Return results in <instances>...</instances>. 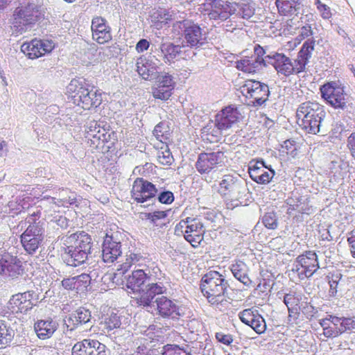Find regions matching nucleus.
<instances>
[{"instance_id": "nucleus-53", "label": "nucleus", "mask_w": 355, "mask_h": 355, "mask_svg": "<svg viewBox=\"0 0 355 355\" xmlns=\"http://www.w3.org/2000/svg\"><path fill=\"white\" fill-rule=\"evenodd\" d=\"M50 223L53 228L58 230H65L69 226V220L64 216L57 214L55 216H51Z\"/></svg>"}, {"instance_id": "nucleus-63", "label": "nucleus", "mask_w": 355, "mask_h": 355, "mask_svg": "<svg viewBox=\"0 0 355 355\" xmlns=\"http://www.w3.org/2000/svg\"><path fill=\"white\" fill-rule=\"evenodd\" d=\"M76 280V276L70 278L64 279L62 281V286L67 290H74L77 291V283Z\"/></svg>"}, {"instance_id": "nucleus-25", "label": "nucleus", "mask_w": 355, "mask_h": 355, "mask_svg": "<svg viewBox=\"0 0 355 355\" xmlns=\"http://www.w3.org/2000/svg\"><path fill=\"white\" fill-rule=\"evenodd\" d=\"M225 158L223 152L202 153L198 155L196 163L197 171L201 173H208L218 164L223 162Z\"/></svg>"}, {"instance_id": "nucleus-19", "label": "nucleus", "mask_w": 355, "mask_h": 355, "mask_svg": "<svg viewBox=\"0 0 355 355\" xmlns=\"http://www.w3.org/2000/svg\"><path fill=\"white\" fill-rule=\"evenodd\" d=\"M160 64L161 60L156 55H142L137 60V71L143 79L153 80L157 77V67Z\"/></svg>"}, {"instance_id": "nucleus-57", "label": "nucleus", "mask_w": 355, "mask_h": 355, "mask_svg": "<svg viewBox=\"0 0 355 355\" xmlns=\"http://www.w3.org/2000/svg\"><path fill=\"white\" fill-rule=\"evenodd\" d=\"M92 277L86 273H83L80 275L76 276V280L77 283V293L79 291H83L90 284Z\"/></svg>"}, {"instance_id": "nucleus-21", "label": "nucleus", "mask_w": 355, "mask_h": 355, "mask_svg": "<svg viewBox=\"0 0 355 355\" xmlns=\"http://www.w3.org/2000/svg\"><path fill=\"white\" fill-rule=\"evenodd\" d=\"M55 48V43L51 40H33L31 42L24 43L21 51L30 59H36L49 53Z\"/></svg>"}, {"instance_id": "nucleus-16", "label": "nucleus", "mask_w": 355, "mask_h": 355, "mask_svg": "<svg viewBox=\"0 0 355 355\" xmlns=\"http://www.w3.org/2000/svg\"><path fill=\"white\" fill-rule=\"evenodd\" d=\"M157 193L155 185L142 178H137L133 182L131 196L138 203L155 200Z\"/></svg>"}, {"instance_id": "nucleus-11", "label": "nucleus", "mask_w": 355, "mask_h": 355, "mask_svg": "<svg viewBox=\"0 0 355 355\" xmlns=\"http://www.w3.org/2000/svg\"><path fill=\"white\" fill-rule=\"evenodd\" d=\"M85 137L93 148H103L111 139V133L102 125V122L90 121L85 125Z\"/></svg>"}, {"instance_id": "nucleus-6", "label": "nucleus", "mask_w": 355, "mask_h": 355, "mask_svg": "<svg viewBox=\"0 0 355 355\" xmlns=\"http://www.w3.org/2000/svg\"><path fill=\"white\" fill-rule=\"evenodd\" d=\"M175 234H183L184 239L194 248L203 240L204 225L198 217L189 216L182 219L175 226Z\"/></svg>"}, {"instance_id": "nucleus-7", "label": "nucleus", "mask_w": 355, "mask_h": 355, "mask_svg": "<svg viewBox=\"0 0 355 355\" xmlns=\"http://www.w3.org/2000/svg\"><path fill=\"white\" fill-rule=\"evenodd\" d=\"M236 6L224 0H205L199 4L198 10L209 19L225 21L236 12Z\"/></svg>"}, {"instance_id": "nucleus-64", "label": "nucleus", "mask_w": 355, "mask_h": 355, "mask_svg": "<svg viewBox=\"0 0 355 355\" xmlns=\"http://www.w3.org/2000/svg\"><path fill=\"white\" fill-rule=\"evenodd\" d=\"M166 131L163 130V123H158L154 128L153 135L157 138V139L159 140L161 142H163V139H166L167 137L165 136L164 132Z\"/></svg>"}, {"instance_id": "nucleus-23", "label": "nucleus", "mask_w": 355, "mask_h": 355, "mask_svg": "<svg viewBox=\"0 0 355 355\" xmlns=\"http://www.w3.org/2000/svg\"><path fill=\"white\" fill-rule=\"evenodd\" d=\"M166 291L164 282H152L141 289L137 297V302L139 306H151L156 295L164 294Z\"/></svg>"}, {"instance_id": "nucleus-18", "label": "nucleus", "mask_w": 355, "mask_h": 355, "mask_svg": "<svg viewBox=\"0 0 355 355\" xmlns=\"http://www.w3.org/2000/svg\"><path fill=\"white\" fill-rule=\"evenodd\" d=\"M102 259L106 263H112L122 254L121 243L117 235L107 233L101 245Z\"/></svg>"}, {"instance_id": "nucleus-37", "label": "nucleus", "mask_w": 355, "mask_h": 355, "mask_svg": "<svg viewBox=\"0 0 355 355\" xmlns=\"http://www.w3.org/2000/svg\"><path fill=\"white\" fill-rule=\"evenodd\" d=\"M339 317L327 315L326 318L319 320V324L322 328V334L327 338L338 337L340 334L339 328Z\"/></svg>"}, {"instance_id": "nucleus-9", "label": "nucleus", "mask_w": 355, "mask_h": 355, "mask_svg": "<svg viewBox=\"0 0 355 355\" xmlns=\"http://www.w3.org/2000/svg\"><path fill=\"white\" fill-rule=\"evenodd\" d=\"M44 239V228L40 221L30 223L29 228L20 235L24 250L29 254L36 253Z\"/></svg>"}, {"instance_id": "nucleus-1", "label": "nucleus", "mask_w": 355, "mask_h": 355, "mask_svg": "<svg viewBox=\"0 0 355 355\" xmlns=\"http://www.w3.org/2000/svg\"><path fill=\"white\" fill-rule=\"evenodd\" d=\"M248 51H253L254 55L250 57L245 55V73H256L263 67L270 64L278 73L285 76L293 74L292 60L284 53L274 52L263 58L266 53L265 50L258 44H248L245 49V53Z\"/></svg>"}, {"instance_id": "nucleus-12", "label": "nucleus", "mask_w": 355, "mask_h": 355, "mask_svg": "<svg viewBox=\"0 0 355 355\" xmlns=\"http://www.w3.org/2000/svg\"><path fill=\"white\" fill-rule=\"evenodd\" d=\"M322 97L332 107L344 109L347 103V95L344 87L337 82L327 83L320 87Z\"/></svg>"}, {"instance_id": "nucleus-52", "label": "nucleus", "mask_w": 355, "mask_h": 355, "mask_svg": "<svg viewBox=\"0 0 355 355\" xmlns=\"http://www.w3.org/2000/svg\"><path fill=\"white\" fill-rule=\"evenodd\" d=\"M231 271L233 276L239 282L244 284V262L241 260H236L231 266Z\"/></svg>"}, {"instance_id": "nucleus-10", "label": "nucleus", "mask_w": 355, "mask_h": 355, "mask_svg": "<svg viewBox=\"0 0 355 355\" xmlns=\"http://www.w3.org/2000/svg\"><path fill=\"white\" fill-rule=\"evenodd\" d=\"M319 267L316 253L313 251H306L296 258L292 271L300 280H304L311 277Z\"/></svg>"}, {"instance_id": "nucleus-28", "label": "nucleus", "mask_w": 355, "mask_h": 355, "mask_svg": "<svg viewBox=\"0 0 355 355\" xmlns=\"http://www.w3.org/2000/svg\"><path fill=\"white\" fill-rule=\"evenodd\" d=\"M153 304H155L158 315L163 318L178 320L180 316L179 306L166 296L156 297Z\"/></svg>"}, {"instance_id": "nucleus-29", "label": "nucleus", "mask_w": 355, "mask_h": 355, "mask_svg": "<svg viewBox=\"0 0 355 355\" xmlns=\"http://www.w3.org/2000/svg\"><path fill=\"white\" fill-rule=\"evenodd\" d=\"M267 167L264 162L261 161H251L248 164V173L252 180L259 184L268 183L275 175V171Z\"/></svg>"}, {"instance_id": "nucleus-17", "label": "nucleus", "mask_w": 355, "mask_h": 355, "mask_svg": "<svg viewBox=\"0 0 355 355\" xmlns=\"http://www.w3.org/2000/svg\"><path fill=\"white\" fill-rule=\"evenodd\" d=\"M22 261L9 253L0 254V275L12 279L24 274Z\"/></svg>"}, {"instance_id": "nucleus-27", "label": "nucleus", "mask_w": 355, "mask_h": 355, "mask_svg": "<svg viewBox=\"0 0 355 355\" xmlns=\"http://www.w3.org/2000/svg\"><path fill=\"white\" fill-rule=\"evenodd\" d=\"M315 42L313 38H309L303 43L297 53V58L293 62L292 61V65L293 66V74H298L305 70L314 50Z\"/></svg>"}, {"instance_id": "nucleus-62", "label": "nucleus", "mask_w": 355, "mask_h": 355, "mask_svg": "<svg viewBox=\"0 0 355 355\" xmlns=\"http://www.w3.org/2000/svg\"><path fill=\"white\" fill-rule=\"evenodd\" d=\"M329 278V295L334 296L337 293V287L339 281L338 275H332Z\"/></svg>"}, {"instance_id": "nucleus-56", "label": "nucleus", "mask_w": 355, "mask_h": 355, "mask_svg": "<svg viewBox=\"0 0 355 355\" xmlns=\"http://www.w3.org/2000/svg\"><path fill=\"white\" fill-rule=\"evenodd\" d=\"M262 223L268 229H276L278 225L276 214L274 211L266 213L263 216Z\"/></svg>"}, {"instance_id": "nucleus-40", "label": "nucleus", "mask_w": 355, "mask_h": 355, "mask_svg": "<svg viewBox=\"0 0 355 355\" xmlns=\"http://www.w3.org/2000/svg\"><path fill=\"white\" fill-rule=\"evenodd\" d=\"M147 280V276L144 268L135 270L132 274L126 278V286L133 292L141 291L140 288Z\"/></svg>"}, {"instance_id": "nucleus-45", "label": "nucleus", "mask_w": 355, "mask_h": 355, "mask_svg": "<svg viewBox=\"0 0 355 355\" xmlns=\"http://www.w3.org/2000/svg\"><path fill=\"white\" fill-rule=\"evenodd\" d=\"M144 270L147 276V279L149 281L164 282L166 280L167 282L166 274L161 270L158 264L154 261H150Z\"/></svg>"}, {"instance_id": "nucleus-38", "label": "nucleus", "mask_w": 355, "mask_h": 355, "mask_svg": "<svg viewBox=\"0 0 355 355\" xmlns=\"http://www.w3.org/2000/svg\"><path fill=\"white\" fill-rule=\"evenodd\" d=\"M148 19L153 26L159 29L173 19V15L171 12L165 8H154L148 12Z\"/></svg>"}, {"instance_id": "nucleus-30", "label": "nucleus", "mask_w": 355, "mask_h": 355, "mask_svg": "<svg viewBox=\"0 0 355 355\" xmlns=\"http://www.w3.org/2000/svg\"><path fill=\"white\" fill-rule=\"evenodd\" d=\"M91 29L93 40L98 44H105L112 40L111 28L104 18L94 17L92 21Z\"/></svg>"}, {"instance_id": "nucleus-2", "label": "nucleus", "mask_w": 355, "mask_h": 355, "mask_svg": "<svg viewBox=\"0 0 355 355\" xmlns=\"http://www.w3.org/2000/svg\"><path fill=\"white\" fill-rule=\"evenodd\" d=\"M68 99L85 110L96 108L102 103L101 94L90 89V85L83 78L73 79L67 87Z\"/></svg>"}, {"instance_id": "nucleus-8", "label": "nucleus", "mask_w": 355, "mask_h": 355, "mask_svg": "<svg viewBox=\"0 0 355 355\" xmlns=\"http://www.w3.org/2000/svg\"><path fill=\"white\" fill-rule=\"evenodd\" d=\"M40 6L33 2L17 7L14 12L13 26L20 33L27 31L31 24H34L41 17Z\"/></svg>"}, {"instance_id": "nucleus-5", "label": "nucleus", "mask_w": 355, "mask_h": 355, "mask_svg": "<svg viewBox=\"0 0 355 355\" xmlns=\"http://www.w3.org/2000/svg\"><path fill=\"white\" fill-rule=\"evenodd\" d=\"M173 31L181 36L182 44L189 50L201 49L207 43V33L198 24L190 19L177 21Z\"/></svg>"}, {"instance_id": "nucleus-51", "label": "nucleus", "mask_w": 355, "mask_h": 355, "mask_svg": "<svg viewBox=\"0 0 355 355\" xmlns=\"http://www.w3.org/2000/svg\"><path fill=\"white\" fill-rule=\"evenodd\" d=\"M302 197H304V196H301L297 191L292 192L291 196L286 200L288 205L287 213L288 214H293V211H296L295 205L296 206L300 205V202L302 201Z\"/></svg>"}, {"instance_id": "nucleus-3", "label": "nucleus", "mask_w": 355, "mask_h": 355, "mask_svg": "<svg viewBox=\"0 0 355 355\" xmlns=\"http://www.w3.org/2000/svg\"><path fill=\"white\" fill-rule=\"evenodd\" d=\"M227 288V282L217 271H209L201 279L200 289L203 295L220 310L228 304L225 298Z\"/></svg>"}, {"instance_id": "nucleus-26", "label": "nucleus", "mask_w": 355, "mask_h": 355, "mask_svg": "<svg viewBox=\"0 0 355 355\" xmlns=\"http://www.w3.org/2000/svg\"><path fill=\"white\" fill-rule=\"evenodd\" d=\"M35 295L33 291L13 295L8 302V309L12 313H26L33 308L32 300Z\"/></svg>"}, {"instance_id": "nucleus-41", "label": "nucleus", "mask_w": 355, "mask_h": 355, "mask_svg": "<svg viewBox=\"0 0 355 355\" xmlns=\"http://www.w3.org/2000/svg\"><path fill=\"white\" fill-rule=\"evenodd\" d=\"M34 329L37 337L45 340L51 337L57 329V325L52 320H39L35 323Z\"/></svg>"}, {"instance_id": "nucleus-54", "label": "nucleus", "mask_w": 355, "mask_h": 355, "mask_svg": "<svg viewBox=\"0 0 355 355\" xmlns=\"http://www.w3.org/2000/svg\"><path fill=\"white\" fill-rule=\"evenodd\" d=\"M280 152L294 157L297 155V146L293 140H286L281 146Z\"/></svg>"}, {"instance_id": "nucleus-34", "label": "nucleus", "mask_w": 355, "mask_h": 355, "mask_svg": "<svg viewBox=\"0 0 355 355\" xmlns=\"http://www.w3.org/2000/svg\"><path fill=\"white\" fill-rule=\"evenodd\" d=\"M245 334L254 331L260 334L266 330V322L263 317L257 310L245 309Z\"/></svg>"}, {"instance_id": "nucleus-32", "label": "nucleus", "mask_w": 355, "mask_h": 355, "mask_svg": "<svg viewBox=\"0 0 355 355\" xmlns=\"http://www.w3.org/2000/svg\"><path fill=\"white\" fill-rule=\"evenodd\" d=\"M64 241L67 244L73 246L78 250L85 251V252H87L89 254H91V250L93 245L92 239L87 233L83 231L71 234L66 237Z\"/></svg>"}, {"instance_id": "nucleus-49", "label": "nucleus", "mask_w": 355, "mask_h": 355, "mask_svg": "<svg viewBox=\"0 0 355 355\" xmlns=\"http://www.w3.org/2000/svg\"><path fill=\"white\" fill-rule=\"evenodd\" d=\"M162 355H189L187 348L180 347L178 345H166L162 350Z\"/></svg>"}, {"instance_id": "nucleus-47", "label": "nucleus", "mask_w": 355, "mask_h": 355, "mask_svg": "<svg viewBox=\"0 0 355 355\" xmlns=\"http://www.w3.org/2000/svg\"><path fill=\"white\" fill-rule=\"evenodd\" d=\"M150 261L151 260L150 259L144 257L140 252H130V253L126 255V261L125 264L127 267H130L131 265L135 264L145 269L147 268V265H148Z\"/></svg>"}, {"instance_id": "nucleus-58", "label": "nucleus", "mask_w": 355, "mask_h": 355, "mask_svg": "<svg viewBox=\"0 0 355 355\" xmlns=\"http://www.w3.org/2000/svg\"><path fill=\"white\" fill-rule=\"evenodd\" d=\"M302 201L300 202V205L296 206L295 210L297 212L303 214L309 215L313 212V207L309 205V199L306 196L302 197Z\"/></svg>"}, {"instance_id": "nucleus-59", "label": "nucleus", "mask_w": 355, "mask_h": 355, "mask_svg": "<svg viewBox=\"0 0 355 355\" xmlns=\"http://www.w3.org/2000/svg\"><path fill=\"white\" fill-rule=\"evenodd\" d=\"M30 223H33L30 219L26 218L24 220L19 221L17 225L10 227V230L13 234H21L27 228H29Z\"/></svg>"}, {"instance_id": "nucleus-46", "label": "nucleus", "mask_w": 355, "mask_h": 355, "mask_svg": "<svg viewBox=\"0 0 355 355\" xmlns=\"http://www.w3.org/2000/svg\"><path fill=\"white\" fill-rule=\"evenodd\" d=\"M15 331L9 323L0 320V348H3L12 340Z\"/></svg>"}, {"instance_id": "nucleus-55", "label": "nucleus", "mask_w": 355, "mask_h": 355, "mask_svg": "<svg viewBox=\"0 0 355 355\" xmlns=\"http://www.w3.org/2000/svg\"><path fill=\"white\" fill-rule=\"evenodd\" d=\"M338 324L340 334L355 329V318H339Z\"/></svg>"}, {"instance_id": "nucleus-42", "label": "nucleus", "mask_w": 355, "mask_h": 355, "mask_svg": "<svg viewBox=\"0 0 355 355\" xmlns=\"http://www.w3.org/2000/svg\"><path fill=\"white\" fill-rule=\"evenodd\" d=\"M348 164L343 160L337 159L331 161L329 166L328 174L335 180L338 179H343L344 175L347 173Z\"/></svg>"}, {"instance_id": "nucleus-35", "label": "nucleus", "mask_w": 355, "mask_h": 355, "mask_svg": "<svg viewBox=\"0 0 355 355\" xmlns=\"http://www.w3.org/2000/svg\"><path fill=\"white\" fill-rule=\"evenodd\" d=\"M89 254L78 250L69 245L64 248V252L62 255L64 262L69 266L76 267L85 263Z\"/></svg>"}, {"instance_id": "nucleus-48", "label": "nucleus", "mask_w": 355, "mask_h": 355, "mask_svg": "<svg viewBox=\"0 0 355 355\" xmlns=\"http://www.w3.org/2000/svg\"><path fill=\"white\" fill-rule=\"evenodd\" d=\"M101 324L102 326L103 330L109 333L111 331L115 329H118L121 327V318L116 313H112L110 315L105 317L103 320L101 321Z\"/></svg>"}, {"instance_id": "nucleus-33", "label": "nucleus", "mask_w": 355, "mask_h": 355, "mask_svg": "<svg viewBox=\"0 0 355 355\" xmlns=\"http://www.w3.org/2000/svg\"><path fill=\"white\" fill-rule=\"evenodd\" d=\"M58 198H49L46 200L42 201L43 206H46L47 204L51 205L52 208L54 207H69L70 205H76L77 198L76 193L72 192L68 189H60L58 193Z\"/></svg>"}, {"instance_id": "nucleus-60", "label": "nucleus", "mask_w": 355, "mask_h": 355, "mask_svg": "<svg viewBox=\"0 0 355 355\" xmlns=\"http://www.w3.org/2000/svg\"><path fill=\"white\" fill-rule=\"evenodd\" d=\"M317 9L320 13L321 17L324 19H329L331 17L330 8L326 4L322 3L320 0L315 1Z\"/></svg>"}, {"instance_id": "nucleus-43", "label": "nucleus", "mask_w": 355, "mask_h": 355, "mask_svg": "<svg viewBox=\"0 0 355 355\" xmlns=\"http://www.w3.org/2000/svg\"><path fill=\"white\" fill-rule=\"evenodd\" d=\"M141 215L143 220H149L153 226L162 227L166 225L168 214L165 211H155L153 212L141 213Z\"/></svg>"}, {"instance_id": "nucleus-44", "label": "nucleus", "mask_w": 355, "mask_h": 355, "mask_svg": "<svg viewBox=\"0 0 355 355\" xmlns=\"http://www.w3.org/2000/svg\"><path fill=\"white\" fill-rule=\"evenodd\" d=\"M300 0H276L275 4L281 15L290 17L297 12Z\"/></svg>"}, {"instance_id": "nucleus-50", "label": "nucleus", "mask_w": 355, "mask_h": 355, "mask_svg": "<svg viewBox=\"0 0 355 355\" xmlns=\"http://www.w3.org/2000/svg\"><path fill=\"white\" fill-rule=\"evenodd\" d=\"M157 159L158 162L162 165H171L173 162V157L168 148L165 145L164 148L162 147L157 154Z\"/></svg>"}, {"instance_id": "nucleus-36", "label": "nucleus", "mask_w": 355, "mask_h": 355, "mask_svg": "<svg viewBox=\"0 0 355 355\" xmlns=\"http://www.w3.org/2000/svg\"><path fill=\"white\" fill-rule=\"evenodd\" d=\"M279 299L283 300V302L286 306L288 311V318H297L300 313V297L295 291H289L288 293H277Z\"/></svg>"}, {"instance_id": "nucleus-4", "label": "nucleus", "mask_w": 355, "mask_h": 355, "mask_svg": "<svg viewBox=\"0 0 355 355\" xmlns=\"http://www.w3.org/2000/svg\"><path fill=\"white\" fill-rule=\"evenodd\" d=\"M325 115L322 105L315 102H304L297 109V123L306 133L316 135L320 131L321 123Z\"/></svg>"}, {"instance_id": "nucleus-20", "label": "nucleus", "mask_w": 355, "mask_h": 355, "mask_svg": "<svg viewBox=\"0 0 355 355\" xmlns=\"http://www.w3.org/2000/svg\"><path fill=\"white\" fill-rule=\"evenodd\" d=\"M105 345L94 339H84L72 347V355H110Z\"/></svg>"}, {"instance_id": "nucleus-24", "label": "nucleus", "mask_w": 355, "mask_h": 355, "mask_svg": "<svg viewBox=\"0 0 355 355\" xmlns=\"http://www.w3.org/2000/svg\"><path fill=\"white\" fill-rule=\"evenodd\" d=\"M157 81L152 88L153 96L156 99L162 101L168 100L172 95L175 82L173 80V77L168 73H164L158 76L157 78Z\"/></svg>"}, {"instance_id": "nucleus-22", "label": "nucleus", "mask_w": 355, "mask_h": 355, "mask_svg": "<svg viewBox=\"0 0 355 355\" xmlns=\"http://www.w3.org/2000/svg\"><path fill=\"white\" fill-rule=\"evenodd\" d=\"M239 108H242V106L240 105ZM241 117L239 107L234 105H229L216 115L215 126L220 131L227 130Z\"/></svg>"}, {"instance_id": "nucleus-61", "label": "nucleus", "mask_w": 355, "mask_h": 355, "mask_svg": "<svg viewBox=\"0 0 355 355\" xmlns=\"http://www.w3.org/2000/svg\"><path fill=\"white\" fill-rule=\"evenodd\" d=\"M157 200L162 204H171L174 201V196L171 191H162L158 194Z\"/></svg>"}, {"instance_id": "nucleus-14", "label": "nucleus", "mask_w": 355, "mask_h": 355, "mask_svg": "<svg viewBox=\"0 0 355 355\" xmlns=\"http://www.w3.org/2000/svg\"><path fill=\"white\" fill-rule=\"evenodd\" d=\"M237 179L231 175H224L223 180L219 182L218 192L221 196L225 197L229 192L230 198H226V206L227 209H233L234 208L242 204V196L237 198L234 191L240 193V184L237 182Z\"/></svg>"}, {"instance_id": "nucleus-39", "label": "nucleus", "mask_w": 355, "mask_h": 355, "mask_svg": "<svg viewBox=\"0 0 355 355\" xmlns=\"http://www.w3.org/2000/svg\"><path fill=\"white\" fill-rule=\"evenodd\" d=\"M270 280L262 279L251 294V297L257 299L255 304H261L268 300L271 291Z\"/></svg>"}, {"instance_id": "nucleus-13", "label": "nucleus", "mask_w": 355, "mask_h": 355, "mask_svg": "<svg viewBox=\"0 0 355 355\" xmlns=\"http://www.w3.org/2000/svg\"><path fill=\"white\" fill-rule=\"evenodd\" d=\"M245 89L247 95L245 98L249 99L245 105L252 107H259L263 105L269 95L268 86L260 81L251 79L245 80Z\"/></svg>"}, {"instance_id": "nucleus-31", "label": "nucleus", "mask_w": 355, "mask_h": 355, "mask_svg": "<svg viewBox=\"0 0 355 355\" xmlns=\"http://www.w3.org/2000/svg\"><path fill=\"white\" fill-rule=\"evenodd\" d=\"M91 320L90 311L85 307H79L71 312L64 321L67 328L72 331L84 324H91Z\"/></svg>"}, {"instance_id": "nucleus-15", "label": "nucleus", "mask_w": 355, "mask_h": 355, "mask_svg": "<svg viewBox=\"0 0 355 355\" xmlns=\"http://www.w3.org/2000/svg\"><path fill=\"white\" fill-rule=\"evenodd\" d=\"M196 53L188 49H185L183 44H175L172 42L162 43L157 55L165 63H170L176 58L188 60L193 58Z\"/></svg>"}]
</instances>
